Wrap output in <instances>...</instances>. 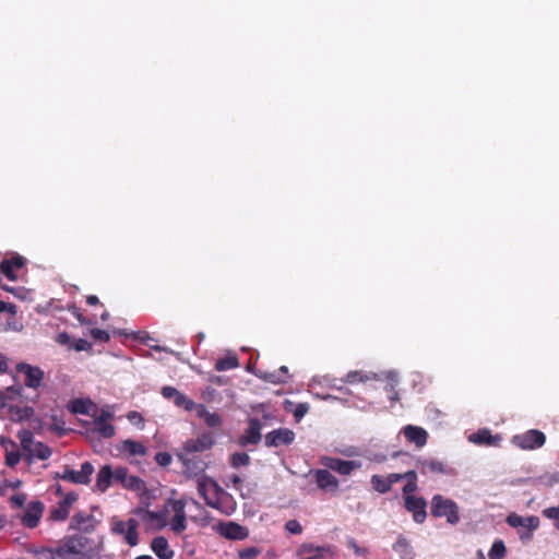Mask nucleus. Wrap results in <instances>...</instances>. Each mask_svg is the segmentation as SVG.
Wrapping results in <instances>:
<instances>
[{
    "label": "nucleus",
    "instance_id": "nucleus-1",
    "mask_svg": "<svg viewBox=\"0 0 559 559\" xmlns=\"http://www.w3.org/2000/svg\"><path fill=\"white\" fill-rule=\"evenodd\" d=\"M36 559H92L88 539L82 535L66 537L50 547H31L27 550Z\"/></svg>",
    "mask_w": 559,
    "mask_h": 559
},
{
    "label": "nucleus",
    "instance_id": "nucleus-2",
    "mask_svg": "<svg viewBox=\"0 0 559 559\" xmlns=\"http://www.w3.org/2000/svg\"><path fill=\"white\" fill-rule=\"evenodd\" d=\"M19 439L24 460L28 464H32L34 460H47L51 455L50 448L40 441H36L32 431L21 430Z\"/></svg>",
    "mask_w": 559,
    "mask_h": 559
},
{
    "label": "nucleus",
    "instance_id": "nucleus-3",
    "mask_svg": "<svg viewBox=\"0 0 559 559\" xmlns=\"http://www.w3.org/2000/svg\"><path fill=\"white\" fill-rule=\"evenodd\" d=\"M386 380L388 384L385 386V390L390 393H393V395L390 396L392 401L397 400V393L394 391L395 386L399 382V377L395 371H385L380 374L378 373H361L360 371H349L344 381L347 383H355V382H365L368 380Z\"/></svg>",
    "mask_w": 559,
    "mask_h": 559
},
{
    "label": "nucleus",
    "instance_id": "nucleus-4",
    "mask_svg": "<svg viewBox=\"0 0 559 559\" xmlns=\"http://www.w3.org/2000/svg\"><path fill=\"white\" fill-rule=\"evenodd\" d=\"M431 514L436 518H447L448 523L455 525L460 521L459 507L456 502L436 495L431 499Z\"/></svg>",
    "mask_w": 559,
    "mask_h": 559
},
{
    "label": "nucleus",
    "instance_id": "nucleus-5",
    "mask_svg": "<svg viewBox=\"0 0 559 559\" xmlns=\"http://www.w3.org/2000/svg\"><path fill=\"white\" fill-rule=\"evenodd\" d=\"M546 436L544 432L531 429L524 433L515 435L512 438V443L523 450H534L542 448L545 444Z\"/></svg>",
    "mask_w": 559,
    "mask_h": 559
},
{
    "label": "nucleus",
    "instance_id": "nucleus-6",
    "mask_svg": "<svg viewBox=\"0 0 559 559\" xmlns=\"http://www.w3.org/2000/svg\"><path fill=\"white\" fill-rule=\"evenodd\" d=\"M94 473V466L90 462H84L80 471H74L69 466H64L62 474L59 477L63 480L71 481L78 485H87L91 481V476Z\"/></svg>",
    "mask_w": 559,
    "mask_h": 559
},
{
    "label": "nucleus",
    "instance_id": "nucleus-7",
    "mask_svg": "<svg viewBox=\"0 0 559 559\" xmlns=\"http://www.w3.org/2000/svg\"><path fill=\"white\" fill-rule=\"evenodd\" d=\"M138 521L129 519L128 521H116L112 524V532L122 535L126 543L130 546H135L139 543L138 535Z\"/></svg>",
    "mask_w": 559,
    "mask_h": 559
},
{
    "label": "nucleus",
    "instance_id": "nucleus-8",
    "mask_svg": "<svg viewBox=\"0 0 559 559\" xmlns=\"http://www.w3.org/2000/svg\"><path fill=\"white\" fill-rule=\"evenodd\" d=\"M198 492L203 497L205 503L209 506V501L215 500L218 496L227 493L214 479L209 476H201L197 480Z\"/></svg>",
    "mask_w": 559,
    "mask_h": 559
},
{
    "label": "nucleus",
    "instance_id": "nucleus-9",
    "mask_svg": "<svg viewBox=\"0 0 559 559\" xmlns=\"http://www.w3.org/2000/svg\"><path fill=\"white\" fill-rule=\"evenodd\" d=\"M170 506L174 515L169 521L167 520V524L175 534L180 535L187 528L186 503L179 499L171 501Z\"/></svg>",
    "mask_w": 559,
    "mask_h": 559
},
{
    "label": "nucleus",
    "instance_id": "nucleus-10",
    "mask_svg": "<svg viewBox=\"0 0 559 559\" xmlns=\"http://www.w3.org/2000/svg\"><path fill=\"white\" fill-rule=\"evenodd\" d=\"M16 371L24 376V383L27 388L37 389L41 385L44 371L39 367L21 362L17 364Z\"/></svg>",
    "mask_w": 559,
    "mask_h": 559
},
{
    "label": "nucleus",
    "instance_id": "nucleus-11",
    "mask_svg": "<svg viewBox=\"0 0 559 559\" xmlns=\"http://www.w3.org/2000/svg\"><path fill=\"white\" fill-rule=\"evenodd\" d=\"M162 395L166 400H171L177 407H181L187 412H192L195 407V402L189 399L187 395L179 392L174 386H163L160 391Z\"/></svg>",
    "mask_w": 559,
    "mask_h": 559
},
{
    "label": "nucleus",
    "instance_id": "nucleus-12",
    "mask_svg": "<svg viewBox=\"0 0 559 559\" xmlns=\"http://www.w3.org/2000/svg\"><path fill=\"white\" fill-rule=\"evenodd\" d=\"M295 440V432L288 428H278L272 430L265 436V445L267 448H277L288 445Z\"/></svg>",
    "mask_w": 559,
    "mask_h": 559
},
{
    "label": "nucleus",
    "instance_id": "nucleus-13",
    "mask_svg": "<svg viewBox=\"0 0 559 559\" xmlns=\"http://www.w3.org/2000/svg\"><path fill=\"white\" fill-rule=\"evenodd\" d=\"M323 465L341 475H350L354 471L361 467L359 461H344L336 457H324Z\"/></svg>",
    "mask_w": 559,
    "mask_h": 559
},
{
    "label": "nucleus",
    "instance_id": "nucleus-14",
    "mask_svg": "<svg viewBox=\"0 0 559 559\" xmlns=\"http://www.w3.org/2000/svg\"><path fill=\"white\" fill-rule=\"evenodd\" d=\"M296 555L298 559H326L331 556V548L306 543L298 547Z\"/></svg>",
    "mask_w": 559,
    "mask_h": 559
},
{
    "label": "nucleus",
    "instance_id": "nucleus-15",
    "mask_svg": "<svg viewBox=\"0 0 559 559\" xmlns=\"http://www.w3.org/2000/svg\"><path fill=\"white\" fill-rule=\"evenodd\" d=\"M261 429V421L258 418H250L248 421V427L239 438L240 445L247 447L249 444H258L262 439Z\"/></svg>",
    "mask_w": 559,
    "mask_h": 559
},
{
    "label": "nucleus",
    "instance_id": "nucleus-16",
    "mask_svg": "<svg viewBox=\"0 0 559 559\" xmlns=\"http://www.w3.org/2000/svg\"><path fill=\"white\" fill-rule=\"evenodd\" d=\"M44 512V504L40 501H31L24 510L21 521L23 525L34 528L38 525Z\"/></svg>",
    "mask_w": 559,
    "mask_h": 559
},
{
    "label": "nucleus",
    "instance_id": "nucleus-17",
    "mask_svg": "<svg viewBox=\"0 0 559 559\" xmlns=\"http://www.w3.org/2000/svg\"><path fill=\"white\" fill-rule=\"evenodd\" d=\"M405 508L408 512L413 513V519L416 523H423L427 516L426 500L416 496L405 497Z\"/></svg>",
    "mask_w": 559,
    "mask_h": 559
},
{
    "label": "nucleus",
    "instance_id": "nucleus-18",
    "mask_svg": "<svg viewBox=\"0 0 559 559\" xmlns=\"http://www.w3.org/2000/svg\"><path fill=\"white\" fill-rule=\"evenodd\" d=\"M217 532L227 539L242 540L248 536V530L235 522L219 523Z\"/></svg>",
    "mask_w": 559,
    "mask_h": 559
},
{
    "label": "nucleus",
    "instance_id": "nucleus-19",
    "mask_svg": "<svg viewBox=\"0 0 559 559\" xmlns=\"http://www.w3.org/2000/svg\"><path fill=\"white\" fill-rule=\"evenodd\" d=\"M506 521L511 527L528 530L530 532H534L539 526V519L535 515L521 516L516 513H511Z\"/></svg>",
    "mask_w": 559,
    "mask_h": 559
},
{
    "label": "nucleus",
    "instance_id": "nucleus-20",
    "mask_svg": "<svg viewBox=\"0 0 559 559\" xmlns=\"http://www.w3.org/2000/svg\"><path fill=\"white\" fill-rule=\"evenodd\" d=\"M78 497L75 493L66 495L58 504L51 509L50 518L53 521H64L70 513V509L73 503L76 501Z\"/></svg>",
    "mask_w": 559,
    "mask_h": 559
},
{
    "label": "nucleus",
    "instance_id": "nucleus-21",
    "mask_svg": "<svg viewBox=\"0 0 559 559\" xmlns=\"http://www.w3.org/2000/svg\"><path fill=\"white\" fill-rule=\"evenodd\" d=\"M213 444L214 440L212 436L209 433H203L197 439H190L186 441L183 444V453L189 455L192 453L203 452L211 449Z\"/></svg>",
    "mask_w": 559,
    "mask_h": 559
},
{
    "label": "nucleus",
    "instance_id": "nucleus-22",
    "mask_svg": "<svg viewBox=\"0 0 559 559\" xmlns=\"http://www.w3.org/2000/svg\"><path fill=\"white\" fill-rule=\"evenodd\" d=\"M1 445L4 450L5 464L14 467L20 463L23 456V450L20 451L17 444L9 438H1Z\"/></svg>",
    "mask_w": 559,
    "mask_h": 559
},
{
    "label": "nucleus",
    "instance_id": "nucleus-23",
    "mask_svg": "<svg viewBox=\"0 0 559 559\" xmlns=\"http://www.w3.org/2000/svg\"><path fill=\"white\" fill-rule=\"evenodd\" d=\"M178 459L181 461L185 474L188 477H201L202 473L204 472V463L203 461L197 459V457H190L188 454L185 453H178Z\"/></svg>",
    "mask_w": 559,
    "mask_h": 559
},
{
    "label": "nucleus",
    "instance_id": "nucleus-24",
    "mask_svg": "<svg viewBox=\"0 0 559 559\" xmlns=\"http://www.w3.org/2000/svg\"><path fill=\"white\" fill-rule=\"evenodd\" d=\"M401 432L408 442L414 443L417 448H423L427 443L428 432L419 426L407 425Z\"/></svg>",
    "mask_w": 559,
    "mask_h": 559
},
{
    "label": "nucleus",
    "instance_id": "nucleus-25",
    "mask_svg": "<svg viewBox=\"0 0 559 559\" xmlns=\"http://www.w3.org/2000/svg\"><path fill=\"white\" fill-rule=\"evenodd\" d=\"M317 486L324 490L334 492L338 489L337 478L328 469H318L314 473Z\"/></svg>",
    "mask_w": 559,
    "mask_h": 559
},
{
    "label": "nucleus",
    "instance_id": "nucleus-26",
    "mask_svg": "<svg viewBox=\"0 0 559 559\" xmlns=\"http://www.w3.org/2000/svg\"><path fill=\"white\" fill-rule=\"evenodd\" d=\"M416 468L421 474H428V473L445 474L447 473L445 465L437 459L419 457L416 461Z\"/></svg>",
    "mask_w": 559,
    "mask_h": 559
},
{
    "label": "nucleus",
    "instance_id": "nucleus-27",
    "mask_svg": "<svg viewBox=\"0 0 559 559\" xmlns=\"http://www.w3.org/2000/svg\"><path fill=\"white\" fill-rule=\"evenodd\" d=\"M209 507L216 509L217 511L225 515H230L236 511V502L231 495H229L228 492L218 496L213 501H209Z\"/></svg>",
    "mask_w": 559,
    "mask_h": 559
},
{
    "label": "nucleus",
    "instance_id": "nucleus-28",
    "mask_svg": "<svg viewBox=\"0 0 559 559\" xmlns=\"http://www.w3.org/2000/svg\"><path fill=\"white\" fill-rule=\"evenodd\" d=\"M136 515L144 522H148L158 528L167 525V511L154 512L144 509H138Z\"/></svg>",
    "mask_w": 559,
    "mask_h": 559
},
{
    "label": "nucleus",
    "instance_id": "nucleus-29",
    "mask_svg": "<svg viewBox=\"0 0 559 559\" xmlns=\"http://www.w3.org/2000/svg\"><path fill=\"white\" fill-rule=\"evenodd\" d=\"M193 411L195 412L197 416L201 418L210 428H217L223 423L219 414L211 413L203 404H195Z\"/></svg>",
    "mask_w": 559,
    "mask_h": 559
},
{
    "label": "nucleus",
    "instance_id": "nucleus-30",
    "mask_svg": "<svg viewBox=\"0 0 559 559\" xmlns=\"http://www.w3.org/2000/svg\"><path fill=\"white\" fill-rule=\"evenodd\" d=\"M114 481V471L110 465H104L97 473L94 490L105 492Z\"/></svg>",
    "mask_w": 559,
    "mask_h": 559
},
{
    "label": "nucleus",
    "instance_id": "nucleus-31",
    "mask_svg": "<svg viewBox=\"0 0 559 559\" xmlns=\"http://www.w3.org/2000/svg\"><path fill=\"white\" fill-rule=\"evenodd\" d=\"M393 550L399 555L400 559H415L416 554L411 545L409 540L404 537L403 535H400L396 539V542L392 546Z\"/></svg>",
    "mask_w": 559,
    "mask_h": 559
},
{
    "label": "nucleus",
    "instance_id": "nucleus-32",
    "mask_svg": "<svg viewBox=\"0 0 559 559\" xmlns=\"http://www.w3.org/2000/svg\"><path fill=\"white\" fill-rule=\"evenodd\" d=\"M151 548L159 559H171L174 556L167 539L163 536L155 537L152 540Z\"/></svg>",
    "mask_w": 559,
    "mask_h": 559
},
{
    "label": "nucleus",
    "instance_id": "nucleus-33",
    "mask_svg": "<svg viewBox=\"0 0 559 559\" xmlns=\"http://www.w3.org/2000/svg\"><path fill=\"white\" fill-rule=\"evenodd\" d=\"M23 265L24 259L17 255L10 260H3L0 264V270L10 281H15V271L21 269Z\"/></svg>",
    "mask_w": 559,
    "mask_h": 559
},
{
    "label": "nucleus",
    "instance_id": "nucleus-34",
    "mask_svg": "<svg viewBox=\"0 0 559 559\" xmlns=\"http://www.w3.org/2000/svg\"><path fill=\"white\" fill-rule=\"evenodd\" d=\"M468 440L475 444L493 445L500 440L499 436H492L488 429H480L468 437Z\"/></svg>",
    "mask_w": 559,
    "mask_h": 559
},
{
    "label": "nucleus",
    "instance_id": "nucleus-35",
    "mask_svg": "<svg viewBox=\"0 0 559 559\" xmlns=\"http://www.w3.org/2000/svg\"><path fill=\"white\" fill-rule=\"evenodd\" d=\"M121 450L132 456L145 455L146 453V448L141 442L130 439L122 442Z\"/></svg>",
    "mask_w": 559,
    "mask_h": 559
},
{
    "label": "nucleus",
    "instance_id": "nucleus-36",
    "mask_svg": "<svg viewBox=\"0 0 559 559\" xmlns=\"http://www.w3.org/2000/svg\"><path fill=\"white\" fill-rule=\"evenodd\" d=\"M94 431L99 433L103 438H112L116 433L115 427L107 421L93 419Z\"/></svg>",
    "mask_w": 559,
    "mask_h": 559
},
{
    "label": "nucleus",
    "instance_id": "nucleus-37",
    "mask_svg": "<svg viewBox=\"0 0 559 559\" xmlns=\"http://www.w3.org/2000/svg\"><path fill=\"white\" fill-rule=\"evenodd\" d=\"M96 406L88 400H75L72 402L71 411L76 414L92 415V409Z\"/></svg>",
    "mask_w": 559,
    "mask_h": 559
},
{
    "label": "nucleus",
    "instance_id": "nucleus-38",
    "mask_svg": "<svg viewBox=\"0 0 559 559\" xmlns=\"http://www.w3.org/2000/svg\"><path fill=\"white\" fill-rule=\"evenodd\" d=\"M92 516L87 513H76L72 518V527L79 531H86L91 525Z\"/></svg>",
    "mask_w": 559,
    "mask_h": 559
},
{
    "label": "nucleus",
    "instance_id": "nucleus-39",
    "mask_svg": "<svg viewBox=\"0 0 559 559\" xmlns=\"http://www.w3.org/2000/svg\"><path fill=\"white\" fill-rule=\"evenodd\" d=\"M239 366L238 359L236 356H227L216 360L215 369L217 371H226Z\"/></svg>",
    "mask_w": 559,
    "mask_h": 559
},
{
    "label": "nucleus",
    "instance_id": "nucleus-40",
    "mask_svg": "<svg viewBox=\"0 0 559 559\" xmlns=\"http://www.w3.org/2000/svg\"><path fill=\"white\" fill-rule=\"evenodd\" d=\"M507 555V547L501 539H497L491 545L488 552L489 559H503Z\"/></svg>",
    "mask_w": 559,
    "mask_h": 559
},
{
    "label": "nucleus",
    "instance_id": "nucleus-41",
    "mask_svg": "<svg viewBox=\"0 0 559 559\" xmlns=\"http://www.w3.org/2000/svg\"><path fill=\"white\" fill-rule=\"evenodd\" d=\"M371 485L373 489L380 493H386L391 490L388 478L380 475H373L371 477Z\"/></svg>",
    "mask_w": 559,
    "mask_h": 559
},
{
    "label": "nucleus",
    "instance_id": "nucleus-42",
    "mask_svg": "<svg viewBox=\"0 0 559 559\" xmlns=\"http://www.w3.org/2000/svg\"><path fill=\"white\" fill-rule=\"evenodd\" d=\"M230 464L235 468L247 466L250 464V456L245 452H236L230 456Z\"/></svg>",
    "mask_w": 559,
    "mask_h": 559
},
{
    "label": "nucleus",
    "instance_id": "nucleus-43",
    "mask_svg": "<svg viewBox=\"0 0 559 559\" xmlns=\"http://www.w3.org/2000/svg\"><path fill=\"white\" fill-rule=\"evenodd\" d=\"M123 487L134 491H142L145 489V483L138 476L130 475L123 484Z\"/></svg>",
    "mask_w": 559,
    "mask_h": 559
},
{
    "label": "nucleus",
    "instance_id": "nucleus-44",
    "mask_svg": "<svg viewBox=\"0 0 559 559\" xmlns=\"http://www.w3.org/2000/svg\"><path fill=\"white\" fill-rule=\"evenodd\" d=\"M258 376H259V378H261L267 382L274 383V384L285 383L284 376L280 374V372H277V371L260 372Z\"/></svg>",
    "mask_w": 559,
    "mask_h": 559
},
{
    "label": "nucleus",
    "instance_id": "nucleus-45",
    "mask_svg": "<svg viewBox=\"0 0 559 559\" xmlns=\"http://www.w3.org/2000/svg\"><path fill=\"white\" fill-rule=\"evenodd\" d=\"M543 515L546 519L556 521V528L559 531V506L558 507H550L543 510Z\"/></svg>",
    "mask_w": 559,
    "mask_h": 559
},
{
    "label": "nucleus",
    "instance_id": "nucleus-46",
    "mask_svg": "<svg viewBox=\"0 0 559 559\" xmlns=\"http://www.w3.org/2000/svg\"><path fill=\"white\" fill-rule=\"evenodd\" d=\"M94 419L109 423L114 418V412L110 406L102 408L99 414H93Z\"/></svg>",
    "mask_w": 559,
    "mask_h": 559
},
{
    "label": "nucleus",
    "instance_id": "nucleus-47",
    "mask_svg": "<svg viewBox=\"0 0 559 559\" xmlns=\"http://www.w3.org/2000/svg\"><path fill=\"white\" fill-rule=\"evenodd\" d=\"M406 477L415 478L416 477V473L414 471H411V472H407L405 474L393 473V474H390V475L386 476L388 481H389L391 487H392L393 484L399 483L400 480H402L403 478H406Z\"/></svg>",
    "mask_w": 559,
    "mask_h": 559
},
{
    "label": "nucleus",
    "instance_id": "nucleus-48",
    "mask_svg": "<svg viewBox=\"0 0 559 559\" xmlns=\"http://www.w3.org/2000/svg\"><path fill=\"white\" fill-rule=\"evenodd\" d=\"M130 475L128 474L127 468L124 467H117L114 471V480L117 483H120L122 486L126 483Z\"/></svg>",
    "mask_w": 559,
    "mask_h": 559
},
{
    "label": "nucleus",
    "instance_id": "nucleus-49",
    "mask_svg": "<svg viewBox=\"0 0 559 559\" xmlns=\"http://www.w3.org/2000/svg\"><path fill=\"white\" fill-rule=\"evenodd\" d=\"M260 554V550L255 547H248L239 550L240 559H254Z\"/></svg>",
    "mask_w": 559,
    "mask_h": 559
},
{
    "label": "nucleus",
    "instance_id": "nucleus-50",
    "mask_svg": "<svg viewBox=\"0 0 559 559\" xmlns=\"http://www.w3.org/2000/svg\"><path fill=\"white\" fill-rule=\"evenodd\" d=\"M285 528L290 534H301L302 526L297 520H289L285 524Z\"/></svg>",
    "mask_w": 559,
    "mask_h": 559
},
{
    "label": "nucleus",
    "instance_id": "nucleus-51",
    "mask_svg": "<svg viewBox=\"0 0 559 559\" xmlns=\"http://www.w3.org/2000/svg\"><path fill=\"white\" fill-rule=\"evenodd\" d=\"M91 335L94 340L105 342V343L110 340L109 333L107 331L100 330V329H93L91 331Z\"/></svg>",
    "mask_w": 559,
    "mask_h": 559
},
{
    "label": "nucleus",
    "instance_id": "nucleus-52",
    "mask_svg": "<svg viewBox=\"0 0 559 559\" xmlns=\"http://www.w3.org/2000/svg\"><path fill=\"white\" fill-rule=\"evenodd\" d=\"M171 455L167 452H158L155 455V461L160 466H168L171 463Z\"/></svg>",
    "mask_w": 559,
    "mask_h": 559
},
{
    "label": "nucleus",
    "instance_id": "nucleus-53",
    "mask_svg": "<svg viewBox=\"0 0 559 559\" xmlns=\"http://www.w3.org/2000/svg\"><path fill=\"white\" fill-rule=\"evenodd\" d=\"M26 501V495L16 493L10 498L11 506L13 508H22Z\"/></svg>",
    "mask_w": 559,
    "mask_h": 559
},
{
    "label": "nucleus",
    "instance_id": "nucleus-54",
    "mask_svg": "<svg viewBox=\"0 0 559 559\" xmlns=\"http://www.w3.org/2000/svg\"><path fill=\"white\" fill-rule=\"evenodd\" d=\"M309 411L308 404L300 403L296 406L294 411V417L296 420H300Z\"/></svg>",
    "mask_w": 559,
    "mask_h": 559
},
{
    "label": "nucleus",
    "instance_id": "nucleus-55",
    "mask_svg": "<svg viewBox=\"0 0 559 559\" xmlns=\"http://www.w3.org/2000/svg\"><path fill=\"white\" fill-rule=\"evenodd\" d=\"M21 394V388H15V386H9L5 390L3 391H0V396L1 399L5 400V399H10L12 397L13 395H20Z\"/></svg>",
    "mask_w": 559,
    "mask_h": 559
},
{
    "label": "nucleus",
    "instance_id": "nucleus-56",
    "mask_svg": "<svg viewBox=\"0 0 559 559\" xmlns=\"http://www.w3.org/2000/svg\"><path fill=\"white\" fill-rule=\"evenodd\" d=\"M408 479L407 484L403 488V492L406 496H412L411 493L417 489L416 477H406Z\"/></svg>",
    "mask_w": 559,
    "mask_h": 559
},
{
    "label": "nucleus",
    "instance_id": "nucleus-57",
    "mask_svg": "<svg viewBox=\"0 0 559 559\" xmlns=\"http://www.w3.org/2000/svg\"><path fill=\"white\" fill-rule=\"evenodd\" d=\"M347 545L349 548H352L356 555L358 556H365L368 554V550L364 547H360L355 539L350 538L347 540Z\"/></svg>",
    "mask_w": 559,
    "mask_h": 559
},
{
    "label": "nucleus",
    "instance_id": "nucleus-58",
    "mask_svg": "<svg viewBox=\"0 0 559 559\" xmlns=\"http://www.w3.org/2000/svg\"><path fill=\"white\" fill-rule=\"evenodd\" d=\"M128 419L133 423V424H139V423H142L143 421V418L141 416L140 413L138 412H130L128 415H127Z\"/></svg>",
    "mask_w": 559,
    "mask_h": 559
},
{
    "label": "nucleus",
    "instance_id": "nucleus-59",
    "mask_svg": "<svg viewBox=\"0 0 559 559\" xmlns=\"http://www.w3.org/2000/svg\"><path fill=\"white\" fill-rule=\"evenodd\" d=\"M532 535H533V532H530L528 530H519V536L522 540L531 539Z\"/></svg>",
    "mask_w": 559,
    "mask_h": 559
},
{
    "label": "nucleus",
    "instance_id": "nucleus-60",
    "mask_svg": "<svg viewBox=\"0 0 559 559\" xmlns=\"http://www.w3.org/2000/svg\"><path fill=\"white\" fill-rule=\"evenodd\" d=\"M8 369L7 358L3 355H0V373L4 372Z\"/></svg>",
    "mask_w": 559,
    "mask_h": 559
},
{
    "label": "nucleus",
    "instance_id": "nucleus-61",
    "mask_svg": "<svg viewBox=\"0 0 559 559\" xmlns=\"http://www.w3.org/2000/svg\"><path fill=\"white\" fill-rule=\"evenodd\" d=\"M98 297L95 296V295H90L86 297V302L90 305V306H95L98 304Z\"/></svg>",
    "mask_w": 559,
    "mask_h": 559
},
{
    "label": "nucleus",
    "instance_id": "nucleus-62",
    "mask_svg": "<svg viewBox=\"0 0 559 559\" xmlns=\"http://www.w3.org/2000/svg\"><path fill=\"white\" fill-rule=\"evenodd\" d=\"M69 338L70 337H69V335L67 333H61V334L58 335V342L60 344H67Z\"/></svg>",
    "mask_w": 559,
    "mask_h": 559
},
{
    "label": "nucleus",
    "instance_id": "nucleus-63",
    "mask_svg": "<svg viewBox=\"0 0 559 559\" xmlns=\"http://www.w3.org/2000/svg\"><path fill=\"white\" fill-rule=\"evenodd\" d=\"M230 480H231V483L234 484L235 487H238L242 483L241 478L238 475H233L230 477Z\"/></svg>",
    "mask_w": 559,
    "mask_h": 559
},
{
    "label": "nucleus",
    "instance_id": "nucleus-64",
    "mask_svg": "<svg viewBox=\"0 0 559 559\" xmlns=\"http://www.w3.org/2000/svg\"><path fill=\"white\" fill-rule=\"evenodd\" d=\"M476 559H489V557H488V558H486V556H485L484 551L479 549V550H477V552H476Z\"/></svg>",
    "mask_w": 559,
    "mask_h": 559
}]
</instances>
